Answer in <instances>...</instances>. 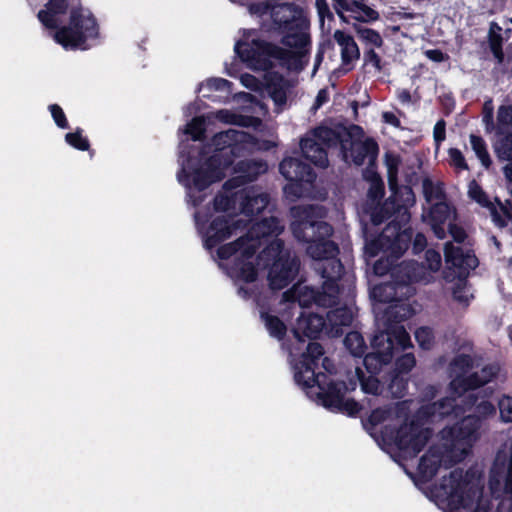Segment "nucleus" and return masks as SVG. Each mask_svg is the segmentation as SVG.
I'll use <instances>...</instances> for the list:
<instances>
[{
	"label": "nucleus",
	"mask_w": 512,
	"mask_h": 512,
	"mask_svg": "<svg viewBox=\"0 0 512 512\" xmlns=\"http://www.w3.org/2000/svg\"><path fill=\"white\" fill-rule=\"evenodd\" d=\"M291 231L297 241L306 244V253L314 263V269L324 279L322 290L310 291L313 304L328 308L339 301L338 281L344 273L339 258V245L331 239L334 228L316 215L313 206L304 207L299 219L291 223Z\"/></svg>",
	"instance_id": "f257e3e1"
},
{
	"label": "nucleus",
	"mask_w": 512,
	"mask_h": 512,
	"mask_svg": "<svg viewBox=\"0 0 512 512\" xmlns=\"http://www.w3.org/2000/svg\"><path fill=\"white\" fill-rule=\"evenodd\" d=\"M254 142L255 138L250 133L236 129L216 133L211 139L214 147L212 155L196 167L192 164V158H188L186 166L177 174L178 181L189 190H206L213 183L221 181L225 177V170L235 159L246 156Z\"/></svg>",
	"instance_id": "f03ea898"
},
{
	"label": "nucleus",
	"mask_w": 512,
	"mask_h": 512,
	"mask_svg": "<svg viewBox=\"0 0 512 512\" xmlns=\"http://www.w3.org/2000/svg\"><path fill=\"white\" fill-rule=\"evenodd\" d=\"M68 7V0H49L37 17L45 28L55 30L53 39L64 49L86 50L87 42L99 37L97 19L89 9L79 5L70 9L68 25L61 26L59 16L66 14Z\"/></svg>",
	"instance_id": "7ed1b4c3"
},
{
	"label": "nucleus",
	"mask_w": 512,
	"mask_h": 512,
	"mask_svg": "<svg viewBox=\"0 0 512 512\" xmlns=\"http://www.w3.org/2000/svg\"><path fill=\"white\" fill-rule=\"evenodd\" d=\"M234 51L248 68L256 71L271 70L274 67L273 59L277 60L282 68L301 71L304 69L303 58L307 53L302 49L294 52L261 39H252L250 42L238 40Z\"/></svg>",
	"instance_id": "20e7f679"
},
{
	"label": "nucleus",
	"mask_w": 512,
	"mask_h": 512,
	"mask_svg": "<svg viewBox=\"0 0 512 512\" xmlns=\"http://www.w3.org/2000/svg\"><path fill=\"white\" fill-rule=\"evenodd\" d=\"M412 228H403L400 222L392 219L377 236L366 239L365 254L371 258L380 253L385 257L378 259L373 265V271L377 276L388 274L396 265V261L410 247Z\"/></svg>",
	"instance_id": "39448f33"
},
{
	"label": "nucleus",
	"mask_w": 512,
	"mask_h": 512,
	"mask_svg": "<svg viewBox=\"0 0 512 512\" xmlns=\"http://www.w3.org/2000/svg\"><path fill=\"white\" fill-rule=\"evenodd\" d=\"M271 19L275 30L283 34V45L304 49L310 44V36L305 32L309 22L297 4L286 2L274 5L271 9Z\"/></svg>",
	"instance_id": "423d86ee"
},
{
	"label": "nucleus",
	"mask_w": 512,
	"mask_h": 512,
	"mask_svg": "<svg viewBox=\"0 0 512 512\" xmlns=\"http://www.w3.org/2000/svg\"><path fill=\"white\" fill-rule=\"evenodd\" d=\"M361 129L359 126L353 125L350 129L344 126L336 128H320L319 136L332 144H338L341 154L345 162L350 160L357 166L364 163L365 159L377 160L379 154L378 143L373 138H366L364 141L355 139L352 130Z\"/></svg>",
	"instance_id": "0eeeda50"
},
{
	"label": "nucleus",
	"mask_w": 512,
	"mask_h": 512,
	"mask_svg": "<svg viewBox=\"0 0 512 512\" xmlns=\"http://www.w3.org/2000/svg\"><path fill=\"white\" fill-rule=\"evenodd\" d=\"M384 441L394 445L404 459L415 458L432 437V430L417 419H406L398 428L385 426Z\"/></svg>",
	"instance_id": "6e6552de"
},
{
	"label": "nucleus",
	"mask_w": 512,
	"mask_h": 512,
	"mask_svg": "<svg viewBox=\"0 0 512 512\" xmlns=\"http://www.w3.org/2000/svg\"><path fill=\"white\" fill-rule=\"evenodd\" d=\"M409 333L405 328L396 331L377 332L371 339L372 351L365 354L363 365L369 374H378L384 365L389 364L394 355L412 347Z\"/></svg>",
	"instance_id": "1a4fd4ad"
},
{
	"label": "nucleus",
	"mask_w": 512,
	"mask_h": 512,
	"mask_svg": "<svg viewBox=\"0 0 512 512\" xmlns=\"http://www.w3.org/2000/svg\"><path fill=\"white\" fill-rule=\"evenodd\" d=\"M263 253L274 259L268 274L270 287L277 290L287 287L299 273L300 259L285 249L281 239H273Z\"/></svg>",
	"instance_id": "9d476101"
},
{
	"label": "nucleus",
	"mask_w": 512,
	"mask_h": 512,
	"mask_svg": "<svg viewBox=\"0 0 512 512\" xmlns=\"http://www.w3.org/2000/svg\"><path fill=\"white\" fill-rule=\"evenodd\" d=\"M397 288V283L388 282L378 284L372 290V296L377 302L389 304L383 313L385 330L382 332L392 333L397 328H404L401 323L415 314V310L407 302L408 299L397 297Z\"/></svg>",
	"instance_id": "9b49d317"
},
{
	"label": "nucleus",
	"mask_w": 512,
	"mask_h": 512,
	"mask_svg": "<svg viewBox=\"0 0 512 512\" xmlns=\"http://www.w3.org/2000/svg\"><path fill=\"white\" fill-rule=\"evenodd\" d=\"M473 476L471 470L464 473L461 468H456L449 473L448 484H443V487L448 488V497L456 507L471 509L476 499L481 497L482 488L471 481Z\"/></svg>",
	"instance_id": "f8f14e48"
},
{
	"label": "nucleus",
	"mask_w": 512,
	"mask_h": 512,
	"mask_svg": "<svg viewBox=\"0 0 512 512\" xmlns=\"http://www.w3.org/2000/svg\"><path fill=\"white\" fill-rule=\"evenodd\" d=\"M324 355V348L318 342H310L306 351L301 355L300 361L295 365L294 380L302 389L314 388L318 383L316 369L320 358Z\"/></svg>",
	"instance_id": "ddd939ff"
},
{
	"label": "nucleus",
	"mask_w": 512,
	"mask_h": 512,
	"mask_svg": "<svg viewBox=\"0 0 512 512\" xmlns=\"http://www.w3.org/2000/svg\"><path fill=\"white\" fill-rule=\"evenodd\" d=\"M481 426L477 417L467 415L455 425L442 429L441 437L451 449L458 446L470 448L478 440Z\"/></svg>",
	"instance_id": "4468645a"
},
{
	"label": "nucleus",
	"mask_w": 512,
	"mask_h": 512,
	"mask_svg": "<svg viewBox=\"0 0 512 512\" xmlns=\"http://www.w3.org/2000/svg\"><path fill=\"white\" fill-rule=\"evenodd\" d=\"M268 164L263 159H243L233 167L235 174L223 184L226 191H231L255 181L260 175L266 173Z\"/></svg>",
	"instance_id": "2eb2a0df"
},
{
	"label": "nucleus",
	"mask_w": 512,
	"mask_h": 512,
	"mask_svg": "<svg viewBox=\"0 0 512 512\" xmlns=\"http://www.w3.org/2000/svg\"><path fill=\"white\" fill-rule=\"evenodd\" d=\"M403 194L406 195L405 200L400 201L398 193L394 192L380 207L376 208L371 214L372 223L380 225L398 215L406 216V219H409L408 207L414 203V193L412 188L405 186Z\"/></svg>",
	"instance_id": "dca6fc26"
},
{
	"label": "nucleus",
	"mask_w": 512,
	"mask_h": 512,
	"mask_svg": "<svg viewBox=\"0 0 512 512\" xmlns=\"http://www.w3.org/2000/svg\"><path fill=\"white\" fill-rule=\"evenodd\" d=\"M320 128L327 127H316L312 131V136L302 138L300 141V149L305 159L309 160L313 165L326 168L329 163L327 150L329 148L338 147V144H332L331 142L323 140L318 134V129Z\"/></svg>",
	"instance_id": "f3484780"
},
{
	"label": "nucleus",
	"mask_w": 512,
	"mask_h": 512,
	"mask_svg": "<svg viewBox=\"0 0 512 512\" xmlns=\"http://www.w3.org/2000/svg\"><path fill=\"white\" fill-rule=\"evenodd\" d=\"M444 258L449 269H456L457 277L465 279L469 275L470 270H474L479 265V260L473 251H466L455 246L452 242L444 245Z\"/></svg>",
	"instance_id": "a211bd4d"
},
{
	"label": "nucleus",
	"mask_w": 512,
	"mask_h": 512,
	"mask_svg": "<svg viewBox=\"0 0 512 512\" xmlns=\"http://www.w3.org/2000/svg\"><path fill=\"white\" fill-rule=\"evenodd\" d=\"M318 383L314 387L319 389L317 398L321 404L332 412H336L348 391L344 381H330L326 386L322 385L321 378L326 379L322 372L318 373Z\"/></svg>",
	"instance_id": "6ab92c4d"
},
{
	"label": "nucleus",
	"mask_w": 512,
	"mask_h": 512,
	"mask_svg": "<svg viewBox=\"0 0 512 512\" xmlns=\"http://www.w3.org/2000/svg\"><path fill=\"white\" fill-rule=\"evenodd\" d=\"M235 229L236 223L232 217L216 216L212 219L205 232L204 247L207 250L214 249L220 243L229 239Z\"/></svg>",
	"instance_id": "aec40b11"
},
{
	"label": "nucleus",
	"mask_w": 512,
	"mask_h": 512,
	"mask_svg": "<svg viewBox=\"0 0 512 512\" xmlns=\"http://www.w3.org/2000/svg\"><path fill=\"white\" fill-rule=\"evenodd\" d=\"M323 331L327 334L326 320L316 313H302L293 328L294 337L300 342H304L305 338L318 339Z\"/></svg>",
	"instance_id": "412c9836"
},
{
	"label": "nucleus",
	"mask_w": 512,
	"mask_h": 512,
	"mask_svg": "<svg viewBox=\"0 0 512 512\" xmlns=\"http://www.w3.org/2000/svg\"><path fill=\"white\" fill-rule=\"evenodd\" d=\"M279 171L289 182L312 184L316 179V173L313 168L298 158H284L280 162Z\"/></svg>",
	"instance_id": "4be33fe9"
},
{
	"label": "nucleus",
	"mask_w": 512,
	"mask_h": 512,
	"mask_svg": "<svg viewBox=\"0 0 512 512\" xmlns=\"http://www.w3.org/2000/svg\"><path fill=\"white\" fill-rule=\"evenodd\" d=\"M238 196L240 211L248 217L260 214L270 202L269 194L259 192L255 187L239 190Z\"/></svg>",
	"instance_id": "5701e85b"
},
{
	"label": "nucleus",
	"mask_w": 512,
	"mask_h": 512,
	"mask_svg": "<svg viewBox=\"0 0 512 512\" xmlns=\"http://www.w3.org/2000/svg\"><path fill=\"white\" fill-rule=\"evenodd\" d=\"M266 88L277 108L282 109L287 103V92L292 87L290 81L279 72L266 71Z\"/></svg>",
	"instance_id": "b1692460"
},
{
	"label": "nucleus",
	"mask_w": 512,
	"mask_h": 512,
	"mask_svg": "<svg viewBox=\"0 0 512 512\" xmlns=\"http://www.w3.org/2000/svg\"><path fill=\"white\" fill-rule=\"evenodd\" d=\"M327 335L329 337H340L343 334V327H348L353 321L352 310L347 306L336 307L326 313Z\"/></svg>",
	"instance_id": "393cba45"
},
{
	"label": "nucleus",
	"mask_w": 512,
	"mask_h": 512,
	"mask_svg": "<svg viewBox=\"0 0 512 512\" xmlns=\"http://www.w3.org/2000/svg\"><path fill=\"white\" fill-rule=\"evenodd\" d=\"M283 229L280 220L275 216H270L254 223L248 230L247 235L261 244L262 240H268L270 237L278 239L277 237L283 232Z\"/></svg>",
	"instance_id": "a878e982"
},
{
	"label": "nucleus",
	"mask_w": 512,
	"mask_h": 512,
	"mask_svg": "<svg viewBox=\"0 0 512 512\" xmlns=\"http://www.w3.org/2000/svg\"><path fill=\"white\" fill-rule=\"evenodd\" d=\"M442 463V452L438 447H430L418 464V475L423 482L431 481L438 473Z\"/></svg>",
	"instance_id": "bb28decb"
},
{
	"label": "nucleus",
	"mask_w": 512,
	"mask_h": 512,
	"mask_svg": "<svg viewBox=\"0 0 512 512\" xmlns=\"http://www.w3.org/2000/svg\"><path fill=\"white\" fill-rule=\"evenodd\" d=\"M334 39L341 47V61L342 65L347 71L354 68L353 61L359 59L360 51L354 38L342 30H336L334 32Z\"/></svg>",
	"instance_id": "cd10ccee"
},
{
	"label": "nucleus",
	"mask_w": 512,
	"mask_h": 512,
	"mask_svg": "<svg viewBox=\"0 0 512 512\" xmlns=\"http://www.w3.org/2000/svg\"><path fill=\"white\" fill-rule=\"evenodd\" d=\"M494 151L499 161L508 162L503 167V174L507 181L512 183V132L495 142Z\"/></svg>",
	"instance_id": "c85d7f7f"
},
{
	"label": "nucleus",
	"mask_w": 512,
	"mask_h": 512,
	"mask_svg": "<svg viewBox=\"0 0 512 512\" xmlns=\"http://www.w3.org/2000/svg\"><path fill=\"white\" fill-rule=\"evenodd\" d=\"M485 385V381L480 378L479 372H473L469 375H457L451 382L450 388L458 396H462L468 391L478 389Z\"/></svg>",
	"instance_id": "c756f323"
},
{
	"label": "nucleus",
	"mask_w": 512,
	"mask_h": 512,
	"mask_svg": "<svg viewBox=\"0 0 512 512\" xmlns=\"http://www.w3.org/2000/svg\"><path fill=\"white\" fill-rule=\"evenodd\" d=\"M456 407V400L454 398L444 397L427 405L425 412L429 417L444 418L451 415Z\"/></svg>",
	"instance_id": "7c9ffc66"
},
{
	"label": "nucleus",
	"mask_w": 512,
	"mask_h": 512,
	"mask_svg": "<svg viewBox=\"0 0 512 512\" xmlns=\"http://www.w3.org/2000/svg\"><path fill=\"white\" fill-rule=\"evenodd\" d=\"M261 318L264 320L266 329L270 336L278 340L284 339L287 333V327L278 316L271 315L267 312H261Z\"/></svg>",
	"instance_id": "2f4dec72"
},
{
	"label": "nucleus",
	"mask_w": 512,
	"mask_h": 512,
	"mask_svg": "<svg viewBox=\"0 0 512 512\" xmlns=\"http://www.w3.org/2000/svg\"><path fill=\"white\" fill-rule=\"evenodd\" d=\"M501 27L495 23L492 22L489 33H488V43L490 51L492 52L493 56L499 61L502 62L504 59V53H503V39L500 34Z\"/></svg>",
	"instance_id": "473e14b6"
},
{
	"label": "nucleus",
	"mask_w": 512,
	"mask_h": 512,
	"mask_svg": "<svg viewBox=\"0 0 512 512\" xmlns=\"http://www.w3.org/2000/svg\"><path fill=\"white\" fill-rule=\"evenodd\" d=\"M233 273L241 280L251 283L257 279V268L251 261L235 260L231 267Z\"/></svg>",
	"instance_id": "72a5a7b5"
},
{
	"label": "nucleus",
	"mask_w": 512,
	"mask_h": 512,
	"mask_svg": "<svg viewBox=\"0 0 512 512\" xmlns=\"http://www.w3.org/2000/svg\"><path fill=\"white\" fill-rule=\"evenodd\" d=\"M344 345L355 357H362L367 349L365 340L358 331L348 332L344 338Z\"/></svg>",
	"instance_id": "f704fd0d"
},
{
	"label": "nucleus",
	"mask_w": 512,
	"mask_h": 512,
	"mask_svg": "<svg viewBox=\"0 0 512 512\" xmlns=\"http://www.w3.org/2000/svg\"><path fill=\"white\" fill-rule=\"evenodd\" d=\"M386 382L388 390L394 397L401 398L405 395L408 386V379L405 374L391 371Z\"/></svg>",
	"instance_id": "c9c22d12"
},
{
	"label": "nucleus",
	"mask_w": 512,
	"mask_h": 512,
	"mask_svg": "<svg viewBox=\"0 0 512 512\" xmlns=\"http://www.w3.org/2000/svg\"><path fill=\"white\" fill-rule=\"evenodd\" d=\"M356 374L361 385V389L364 393L379 395L381 394V383L377 378V374H369L368 376L360 369H356Z\"/></svg>",
	"instance_id": "e433bc0d"
},
{
	"label": "nucleus",
	"mask_w": 512,
	"mask_h": 512,
	"mask_svg": "<svg viewBox=\"0 0 512 512\" xmlns=\"http://www.w3.org/2000/svg\"><path fill=\"white\" fill-rule=\"evenodd\" d=\"M469 197L477 202L480 206L484 208H488L493 214L497 213L496 207L490 201L486 192L482 189V187L473 180L469 185L468 191Z\"/></svg>",
	"instance_id": "4c0bfd02"
},
{
	"label": "nucleus",
	"mask_w": 512,
	"mask_h": 512,
	"mask_svg": "<svg viewBox=\"0 0 512 512\" xmlns=\"http://www.w3.org/2000/svg\"><path fill=\"white\" fill-rule=\"evenodd\" d=\"M470 143L472 149L474 150L476 156L480 160L481 164L489 169L492 165V160L490 158L489 152L487 150V145L484 139L481 136L471 134L470 135Z\"/></svg>",
	"instance_id": "58836bf2"
},
{
	"label": "nucleus",
	"mask_w": 512,
	"mask_h": 512,
	"mask_svg": "<svg viewBox=\"0 0 512 512\" xmlns=\"http://www.w3.org/2000/svg\"><path fill=\"white\" fill-rule=\"evenodd\" d=\"M451 209L446 202H438L431 206L428 214L430 224H445L450 218Z\"/></svg>",
	"instance_id": "ea45409f"
},
{
	"label": "nucleus",
	"mask_w": 512,
	"mask_h": 512,
	"mask_svg": "<svg viewBox=\"0 0 512 512\" xmlns=\"http://www.w3.org/2000/svg\"><path fill=\"white\" fill-rule=\"evenodd\" d=\"M65 141L68 145L80 151L90 149V142L87 137L83 136V129L80 127H77L74 132L66 133Z\"/></svg>",
	"instance_id": "a19ab883"
},
{
	"label": "nucleus",
	"mask_w": 512,
	"mask_h": 512,
	"mask_svg": "<svg viewBox=\"0 0 512 512\" xmlns=\"http://www.w3.org/2000/svg\"><path fill=\"white\" fill-rule=\"evenodd\" d=\"M422 190L424 198L428 203H431L433 200H441L445 196L441 185L435 184L429 177L423 179Z\"/></svg>",
	"instance_id": "79ce46f5"
},
{
	"label": "nucleus",
	"mask_w": 512,
	"mask_h": 512,
	"mask_svg": "<svg viewBox=\"0 0 512 512\" xmlns=\"http://www.w3.org/2000/svg\"><path fill=\"white\" fill-rule=\"evenodd\" d=\"M239 191L235 192L234 195L217 194L213 200L214 210L217 212H227L234 209L237 202H239Z\"/></svg>",
	"instance_id": "37998d69"
},
{
	"label": "nucleus",
	"mask_w": 512,
	"mask_h": 512,
	"mask_svg": "<svg viewBox=\"0 0 512 512\" xmlns=\"http://www.w3.org/2000/svg\"><path fill=\"white\" fill-rule=\"evenodd\" d=\"M415 340L423 350H430L435 343L433 329L427 326H421L415 331Z\"/></svg>",
	"instance_id": "c03bdc74"
},
{
	"label": "nucleus",
	"mask_w": 512,
	"mask_h": 512,
	"mask_svg": "<svg viewBox=\"0 0 512 512\" xmlns=\"http://www.w3.org/2000/svg\"><path fill=\"white\" fill-rule=\"evenodd\" d=\"M416 365V359L413 353H404L395 360L392 371L407 375Z\"/></svg>",
	"instance_id": "a18cd8bd"
},
{
	"label": "nucleus",
	"mask_w": 512,
	"mask_h": 512,
	"mask_svg": "<svg viewBox=\"0 0 512 512\" xmlns=\"http://www.w3.org/2000/svg\"><path fill=\"white\" fill-rule=\"evenodd\" d=\"M496 408L494 404L489 400H481L475 407L474 413L469 416L477 417L479 423L482 425L483 421L487 418L495 415Z\"/></svg>",
	"instance_id": "49530a36"
},
{
	"label": "nucleus",
	"mask_w": 512,
	"mask_h": 512,
	"mask_svg": "<svg viewBox=\"0 0 512 512\" xmlns=\"http://www.w3.org/2000/svg\"><path fill=\"white\" fill-rule=\"evenodd\" d=\"M244 242V237H240L233 242L223 244L218 247L216 253L219 259L228 260L230 257L238 254L241 245Z\"/></svg>",
	"instance_id": "de8ad7c7"
},
{
	"label": "nucleus",
	"mask_w": 512,
	"mask_h": 512,
	"mask_svg": "<svg viewBox=\"0 0 512 512\" xmlns=\"http://www.w3.org/2000/svg\"><path fill=\"white\" fill-rule=\"evenodd\" d=\"M256 239H251L248 235L244 237V242L238 251L239 256L235 260L250 261L256 254L260 244L254 243Z\"/></svg>",
	"instance_id": "09e8293b"
},
{
	"label": "nucleus",
	"mask_w": 512,
	"mask_h": 512,
	"mask_svg": "<svg viewBox=\"0 0 512 512\" xmlns=\"http://www.w3.org/2000/svg\"><path fill=\"white\" fill-rule=\"evenodd\" d=\"M363 406L352 398H343L339 409L336 410L337 413L345 414L349 417H357L360 412L363 410Z\"/></svg>",
	"instance_id": "8fccbe9b"
},
{
	"label": "nucleus",
	"mask_w": 512,
	"mask_h": 512,
	"mask_svg": "<svg viewBox=\"0 0 512 512\" xmlns=\"http://www.w3.org/2000/svg\"><path fill=\"white\" fill-rule=\"evenodd\" d=\"M358 37L366 43L372 44L373 46L380 48L383 45V39L380 33L371 28H358Z\"/></svg>",
	"instance_id": "3c124183"
},
{
	"label": "nucleus",
	"mask_w": 512,
	"mask_h": 512,
	"mask_svg": "<svg viewBox=\"0 0 512 512\" xmlns=\"http://www.w3.org/2000/svg\"><path fill=\"white\" fill-rule=\"evenodd\" d=\"M186 132L191 135L194 141H200L205 135V122L201 117L193 118L187 125Z\"/></svg>",
	"instance_id": "603ef678"
},
{
	"label": "nucleus",
	"mask_w": 512,
	"mask_h": 512,
	"mask_svg": "<svg viewBox=\"0 0 512 512\" xmlns=\"http://www.w3.org/2000/svg\"><path fill=\"white\" fill-rule=\"evenodd\" d=\"M48 110L50 111L51 116H52L57 127H59L60 129H68L69 128V122H68L67 117L60 105L50 104L48 106Z\"/></svg>",
	"instance_id": "864d4df0"
},
{
	"label": "nucleus",
	"mask_w": 512,
	"mask_h": 512,
	"mask_svg": "<svg viewBox=\"0 0 512 512\" xmlns=\"http://www.w3.org/2000/svg\"><path fill=\"white\" fill-rule=\"evenodd\" d=\"M500 418L505 423L512 422V397L504 395L498 402Z\"/></svg>",
	"instance_id": "5fc2aeb1"
},
{
	"label": "nucleus",
	"mask_w": 512,
	"mask_h": 512,
	"mask_svg": "<svg viewBox=\"0 0 512 512\" xmlns=\"http://www.w3.org/2000/svg\"><path fill=\"white\" fill-rule=\"evenodd\" d=\"M451 366L455 370H459L462 373L468 372L473 367V359L468 354H459L451 362Z\"/></svg>",
	"instance_id": "6e6d98bb"
},
{
	"label": "nucleus",
	"mask_w": 512,
	"mask_h": 512,
	"mask_svg": "<svg viewBox=\"0 0 512 512\" xmlns=\"http://www.w3.org/2000/svg\"><path fill=\"white\" fill-rule=\"evenodd\" d=\"M369 184L370 186L367 192V197L373 202L380 201L385 194V186L382 178Z\"/></svg>",
	"instance_id": "4d7b16f0"
},
{
	"label": "nucleus",
	"mask_w": 512,
	"mask_h": 512,
	"mask_svg": "<svg viewBox=\"0 0 512 512\" xmlns=\"http://www.w3.org/2000/svg\"><path fill=\"white\" fill-rule=\"evenodd\" d=\"M441 261V255L437 250L433 248L425 250V262L429 270L433 272L438 271L441 267Z\"/></svg>",
	"instance_id": "13d9d810"
},
{
	"label": "nucleus",
	"mask_w": 512,
	"mask_h": 512,
	"mask_svg": "<svg viewBox=\"0 0 512 512\" xmlns=\"http://www.w3.org/2000/svg\"><path fill=\"white\" fill-rule=\"evenodd\" d=\"M310 291H316V289L308 286L300 289L294 288V293L297 294L296 299L301 307L307 308L313 304L314 300L310 299L313 295L309 293Z\"/></svg>",
	"instance_id": "bf43d9fd"
},
{
	"label": "nucleus",
	"mask_w": 512,
	"mask_h": 512,
	"mask_svg": "<svg viewBox=\"0 0 512 512\" xmlns=\"http://www.w3.org/2000/svg\"><path fill=\"white\" fill-rule=\"evenodd\" d=\"M451 165L460 170H468V164L463 153L458 148H450L448 151Z\"/></svg>",
	"instance_id": "052dcab7"
},
{
	"label": "nucleus",
	"mask_w": 512,
	"mask_h": 512,
	"mask_svg": "<svg viewBox=\"0 0 512 512\" xmlns=\"http://www.w3.org/2000/svg\"><path fill=\"white\" fill-rule=\"evenodd\" d=\"M410 245H411L412 253L414 255H418V254L422 253L423 251L427 250L426 249L427 238L423 233L418 232L415 234L414 237L412 236Z\"/></svg>",
	"instance_id": "680f3d73"
},
{
	"label": "nucleus",
	"mask_w": 512,
	"mask_h": 512,
	"mask_svg": "<svg viewBox=\"0 0 512 512\" xmlns=\"http://www.w3.org/2000/svg\"><path fill=\"white\" fill-rule=\"evenodd\" d=\"M388 417V411L376 408L371 411L370 415L367 418V423L372 427H376L379 424L383 423Z\"/></svg>",
	"instance_id": "e2e57ef3"
},
{
	"label": "nucleus",
	"mask_w": 512,
	"mask_h": 512,
	"mask_svg": "<svg viewBox=\"0 0 512 512\" xmlns=\"http://www.w3.org/2000/svg\"><path fill=\"white\" fill-rule=\"evenodd\" d=\"M227 116L231 118V120H227V123L235 124L242 127H249L253 122H258L259 119L253 116H243L237 115L233 113H226Z\"/></svg>",
	"instance_id": "0e129e2a"
},
{
	"label": "nucleus",
	"mask_w": 512,
	"mask_h": 512,
	"mask_svg": "<svg viewBox=\"0 0 512 512\" xmlns=\"http://www.w3.org/2000/svg\"><path fill=\"white\" fill-rule=\"evenodd\" d=\"M272 5L267 1L254 2L249 5V11L253 15L263 16L268 13L271 14Z\"/></svg>",
	"instance_id": "69168bd1"
},
{
	"label": "nucleus",
	"mask_w": 512,
	"mask_h": 512,
	"mask_svg": "<svg viewBox=\"0 0 512 512\" xmlns=\"http://www.w3.org/2000/svg\"><path fill=\"white\" fill-rule=\"evenodd\" d=\"M433 137L436 146L438 147L446 138V122L440 119L436 122L433 129Z\"/></svg>",
	"instance_id": "338daca9"
},
{
	"label": "nucleus",
	"mask_w": 512,
	"mask_h": 512,
	"mask_svg": "<svg viewBox=\"0 0 512 512\" xmlns=\"http://www.w3.org/2000/svg\"><path fill=\"white\" fill-rule=\"evenodd\" d=\"M497 119L500 125L512 127V106H501L498 110Z\"/></svg>",
	"instance_id": "774afa93"
}]
</instances>
